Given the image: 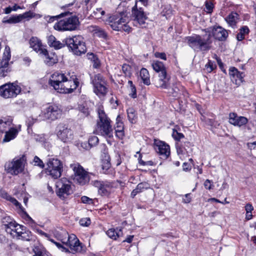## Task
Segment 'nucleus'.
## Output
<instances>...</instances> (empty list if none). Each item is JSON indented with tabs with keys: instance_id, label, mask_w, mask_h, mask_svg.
I'll return each mask as SVG.
<instances>
[{
	"instance_id": "obj_1",
	"label": "nucleus",
	"mask_w": 256,
	"mask_h": 256,
	"mask_svg": "<svg viewBox=\"0 0 256 256\" xmlns=\"http://www.w3.org/2000/svg\"><path fill=\"white\" fill-rule=\"evenodd\" d=\"M202 36L194 34L186 38L187 44L195 51H208L212 48V36L216 40L224 42L227 39L228 32L221 26H214L202 29Z\"/></svg>"
},
{
	"instance_id": "obj_2",
	"label": "nucleus",
	"mask_w": 256,
	"mask_h": 256,
	"mask_svg": "<svg viewBox=\"0 0 256 256\" xmlns=\"http://www.w3.org/2000/svg\"><path fill=\"white\" fill-rule=\"evenodd\" d=\"M98 118L96 122V130L98 134L106 138L113 137V129L111 120L104 110L99 108L98 110Z\"/></svg>"
},
{
	"instance_id": "obj_3",
	"label": "nucleus",
	"mask_w": 256,
	"mask_h": 256,
	"mask_svg": "<svg viewBox=\"0 0 256 256\" xmlns=\"http://www.w3.org/2000/svg\"><path fill=\"white\" fill-rule=\"evenodd\" d=\"M65 44L70 51L74 54L80 56L86 52V46L84 38L81 36H76L72 38L64 39Z\"/></svg>"
},
{
	"instance_id": "obj_4",
	"label": "nucleus",
	"mask_w": 256,
	"mask_h": 256,
	"mask_svg": "<svg viewBox=\"0 0 256 256\" xmlns=\"http://www.w3.org/2000/svg\"><path fill=\"white\" fill-rule=\"evenodd\" d=\"M67 18L60 20L55 24L54 28L59 31H72L76 30L80 26L79 19L76 16L72 15V13Z\"/></svg>"
},
{
	"instance_id": "obj_5",
	"label": "nucleus",
	"mask_w": 256,
	"mask_h": 256,
	"mask_svg": "<svg viewBox=\"0 0 256 256\" xmlns=\"http://www.w3.org/2000/svg\"><path fill=\"white\" fill-rule=\"evenodd\" d=\"M26 160V156L24 155L18 158H15L12 162L5 164V170L12 174L17 175L24 170Z\"/></svg>"
},
{
	"instance_id": "obj_6",
	"label": "nucleus",
	"mask_w": 256,
	"mask_h": 256,
	"mask_svg": "<svg viewBox=\"0 0 256 256\" xmlns=\"http://www.w3.org/2000/svg\"><path fill=\"white\" fill-rule=\"evenodd\" d=\"M90 80L94 87V92L97 96H104L107 94L106 81L103 76L98 74L91 76Z\"/></svg>"
},
{
	"instance_id": "obj_7",
	"label": "nucleus",
	"mask_w": 256,
	"mask_h": 256,
	"mask_svg": "<svg viewBox=\"0 0 256 256\" xmlns=\"http://www.w3.org/2000/svg\"><path fill=\"white\" fill-rule=\"evenodd\" d=\"M70 168L74 171V180L80 185H84L90 181L88 174L78 163L70 164Z\"/></svg>"
},
{
	"instance_id": "obj_8",
	"label": "nucleus",
	"mask_w": 256,
	"mask_h": 256,
	"mask_svg": "<svg viewBox=\"0 0 256 256\" xmlns=\"http://www.w3.org/2000/svg\"><path fill=\"white\" fill-rule=\"evenodd\" d=\"M66 237L63 238L60 236L58 240L62 244L69 246L72 253L80 252L82 250V244L74 234L68 236V233L64 234Z\"/></svg>"
},
{
	"instance_id": "obj_9",
	"label": "nucleus",
	"mask_w": 256,
	"mask_h": 256,
	"mask_svg": "<svg viewBox=\"0 0 256 256\" xmlns=\"http://www.w3.org/2000/svg\"><path fill=\"white\" fill-rule=\"evenodd\" d=\"M128 20L126 11L116 12L110 16L108 20V24L114 30H120L123 23H126Z\"/></svg>"
},
{
	"instance_id": "obj_10",
	"label": "nucleus",
	"mask_w": 256,
	"mask_h": 256,
	"mask_svg": "<svg viewBox=\"0 0 256 256\" xmlns=\"http://www.w3.org/2000/svg\"><path fill=\"white\" fill-rule=\"evenodd\" d=\"M154 70L159 73L160 87L162 88H168V82L170 78L167 75L166 67L162 62L156 60L152 64Z\"/></svg>"
},
{
	"instance_id": "obj_11",
	"label": "nucleus",
	"mask_w": 256,
	"mask_h": 256,
	"mask_svg": "<svg viewBox=\"0 0 256 256\" xmlns=\"http://www.w3.org/2000/svg\"><path fill=\"white\" fill-rule=\"evenodd\" d=\"M46 172L52 178L57 179L62 175L63 164L58 159H50L47 163Z\"/></svg>"
},
{
	"instance_id": "obj_12",
	"label": "nucleus",
	"mask_w": 256,
	"mask_h": 256,
	"mask_svg": "<svg viewBox=\"0 0 256 256\" xmlns=\"http://www.w3.org/2000/svg\"><path fill=\"white\" fill-rule=\"evenodd\" d=\"M21 92V88L14 83H7L0 86V96L5 98L16 96Z\"/></svg>"
},
{
	"instance_id": "obj_13",
	"label": "nucleus",
	"mask_w": 256,
	"mask_h": 256,
	"mask_svg": "<svg viewBox=\"0 0 256 256\" xmlns=\"http://www.w3.org/2000/svg\"><path fill=\"white\" fill-rule=\"evenodd\" d=\"M94 186L98 188V192L102 196H108L116 188L114 182L95 180L93 182Z\"/></svg>"
},
{
	"instance_id": "obj_14",
	"label": "nucleus",
	"mask_w": 256,
	"mask_h": 256,
	"mask_svg": "<svg viewBox=\"0 0 256 256\" xmlns=\"http://www.w3.org/2000/svg\"><path fill=\"white\" fill-rule=\"evenodd\" d=\"M56 132L58 138L64 142H70L73 138L72 130L66 124H60L56 127Z\"/></svg>"
},
{
	"instance_id": "obj_15",
	"label": "nucleus",
	"mask_w": 256,
	"mask_h": 256,
	"mask_svg": "<svg viewBox=\"0 0 256 256\" xmlns=\"http://www.w3.org/2000/svg\"><path fill=\"white\" fill-rule=\"evenodd\" d=\"M132 16L134 21L142 28H146V20L148 17L144 12L143 8L138 7L137 2L132 10Z\"/></svg>"
},
{
	"instance_id": "obj_16",
	"label": "nucleus",
	"mask_w": 256,
	"mask_h": 256,
	"mask_svg": "<svg viewBox=\"0 0 256 256\" xmlns=\"http://www.w3.org/2000/svg\"><path fill=\"white\" fill-rule=\"evenodd\" d=\"M79 82L77 78L71 80H68L66 78L56 91L61 94H70L77 88Z\"/></svg>"
},
{
	"instance_id": "obj_17",
	"label": "nucleus",
	"mask_w": 256,
	"mask_h": 256,
	"mask_svg": "<svg viewBox=\"0 0 256 256\" xmlns=\"http://www.w3.org/2000/svg\"><path fill=\"white\" fill-rule=\"evenodd\" d=\"M62 114V110L58 106L55 104L48 106L44 110V117L47 120H54L60 118Z\"/></svg>"
},
{
	"instance_id": "obj_18",
	"label": "nucleus",
	"mask_w": 256,
	"mask_h": 256,
	"mask_svg": "<svg viewBox=\"0 0 256 256\" xmlns=\"http://www.w3.org/2000/svg\"><path fill=\"white\" fill-rule=\"evenodd\" d=\"M10 58V48L6 46L2 60L0 62V74L2 76H6L10 71L8 68V61Z\"/></svg>"
},
{
	"instance_id": "obj_19",
	"label": "nucleus",
	"mask_w": 256,
	"mask_h": 256,
	"mask_svg": "<svg viewBox=\"0 0 256 256\" xmlns=\"http://www.w3.org/2000/svg\"><path fill=\"white\" fill-rule=\"evenodd\" d=\"M56 194L60 198H65L72 193L71 186L68 181L64 182V180L58 182Z\"/></svg>"
},
{
	"instance_id": "obj_20",
	"label": "nucleus",
	"mask_w": 256,
	"mask_h": 256,
	"mask_svg": "<svg viewBox=\"0 0 256 256\" xmlns=\"http://www.w3.org/2000/svg\"><path fill=\"white\" fill-rule=\"evenodd\" d=\"M154 149L163 158L166 159L170 154V146L164 142L155 141Z\"/></svg>"
},
{
	"instance_id": "obj_21",
	"label": "nucleus",
	"mask_w": 256,
	"mask_h": 256,
	"mask_svg": "<svg viewBox=\"0 0 256 256\" xmlns=\"http://www.w3.org/2000/svg\"><path fill=\"white\" fill-rule=\"evenodd\" d=\"M48 80V84L56 90L62 82L66 78L64 74L56 72L54 73Z\"/></svg>"
},
{
	"instance_id": "obj_22",
	"label": "nucleus",
	"mask_w": 256,
	"mask_h": 256,
	"mask_svg": "<svg viewBox=\"0 0 256 256\" xmlns=\"http://www.w3.org/2000/svg\"><path fill=\"white\" fill-rule=\"evenodd\" d=\"M229 74L231 80L236 85H240L244 82V74L239 72L234 67L230 68Z\"/></svg>"
},
{
	"instance_id": "obj_23",
	"label": "nucleus",
	"mask_w": 256,
	"mask_h": 256,
	"mask_svg": "<svg viewBox=\"0 0 256 256\" xmlns=\"http://www.w3.org/2000/svg\"><path fill=\"white\" fill-rule=\"evenodd\" d=\"M229 122L234 126H241L245 125L248 122V120L244 116H238L237 114L235 112H230L229 114Z\"/></svg>"
},
{
	"instance_id": "obj_24",
	"label": "nucleus",
	"mask_w": 256,
	"mask_h": 256,
	"mask_svg": "<svg viewBox=\"0 0 256 256\" xmlns=\"http://www.w3.org/2000/svg\"><path fill=\"white\" fill-rule=\"evenodd\" d=\"M40 54L44 56V62L46 65L48 66H52L58 62L56 56L54 54L51 53L50 54H49L46 49H44L41 52Z\"/></svg>"
},
{
	"instance_id": "obj_25",
	"label": "nucleus",
	"mask_w": 256,
	"mask_h": 256,
	"mask_svg": "<svg viewBox=\"0 0 256 256\" xmlns=\"http://www.w3.org/2000/svg\"><path fill=\"white\" fill-rule=\"evenodd\" d=\"M64 39L62 42L57 40L56 38L52 35H50L48 37V44L50 47L54 48L56 50L62 48L66 46L65 44Z\"/></svg>"
},
{
	"instance_id": "obj_26",
	"label": "nucleus",
	"mask_w": 256,
	"mask_h": 256,
	"mask_svg": "<svg viewBox=\"0 0 256 256\" xmlns=\"http://www.w3.org/2000/svg\"><path fill=\"white\" fill-rule=\"evenodd\" d=\"M30 47L32 48L34 51L41 53V52L44 49L42 48V45L41 41L38 40L36 37H32L29 41Z\"/></svg>"
},
{
	"instance_id": "obj_27",
	"label": "nucleus",
	"mask_w": 256,
	"mask_h": 256,
	"mask_svg": "<svg viewBox=\"0 0 256 256\" xmlns=\"http://www.w3.org/2000/svg\"><path fill=\"white\" fill-rule=\"evenodd\" d=\"M15 236L18 239L23 240L30 241L32 239V232L26 229L24 231H18V228L16 230Z\"/></svg>"
},
{
	"instance_id": "obj_28",
	"label": "nucleus",
	"mask_w": 256,
	"mask_h": 256,
	"mask_svg": "<svg viewBox=\"0 0 256 256\" xmlns=\"http://www.w3.org/2000/svg\"><path fill=\"white\" fill-rule=\"evenodd\" d=\"M90 30L96 36L106 40L108 38L106 32L102 28L96 26H90Z\"/></svg>"
},
{
	"instance_id": "obj_29",
	"label": "nucleus",
	"mask_w": 256,
	"mask_h": 256,
	"mask_svg": "<svg viewBox=\"0 0 256 256\" xmlns=\"http://www.w3.org/2000/svg\"><path fill=\"white\" fill-rule=\"evenodd\" d=\"M18 134V131L16 128H10L8 131L6 132L4 137L2 140L3 142H6L14 140Z\"/></svg>"
},
{
	"instance_id": "obj_30",
	"label": "nucleus",
	"mask_w": 256,
	"mask_h": 256,
	"mask_svg": "<svg viewBox=\"0 0 256 256\" xmlns=\"http://www.w3.org/2000/svg\"><path fill=\"white\" fill-rule=\"evenodd\" d=\"M238 14L236 12H232L225 18L228 25L234 28L236 26Z\"/></svg>"
},
{
	"instance_id": "obj_31",
	"label": "nucleus",
	"mask_w": 256,
	"mask_h": 256,
	"mask_svg": "<svg viewBox=\"0 0 256 256\" xmlns=\"http://www.w3.org/2000/svg\"><path fill=\"white\" fill-rule=\"evenodd\" d=\"M106 159L104 160L102 164V172L105 174H112V170L110 168L111 164L109 160V156H105Z\"/></svg>"
},
{
	"instance_id": "obj_32",
	"label": "nucleus",
	"mask_w": 256,
	"mask_h": 256,
	"mask_svg": "<svg viewBox=\"0 0 256 256\" xmlns=\"http://www.w3.org/2000/svg\"><path fill=\"white\" fill-rule=\"evenodd\" d=\"M106 234L110 238L116 240L122 234V232L121 228H116V230L114 228H110L106 232Z\"/></svg>"
},
{
	"instance_id": "obj_33",
	"label": "nucleus",
	"mask_w": 256,
	"mask_h": 256,
	"mask_svg": "<svg viewBox=\"0 0 256 256\" xmlns=\"http://www.w3.org/2000/svg\"><path fill=\"white\" fill-rule=\"evenodd\" d=\"M140 76L144 84L148 86L150 84V74L148 70L145 68H142L140 71Z\"/></svg>"
},
{
	"instance_id": "obj_34",
	"label": "nucleus",
	"mask_w": 256,
	"mask_h": 256,
	"mask_svg": "<svg viewBox=\"0 0 256 256\" xmlns=\"http://www.w3.org/2000/svg\"><path fill=\"white\" fill-rule=\"evenodd\" d=\"M88 58L93 62V67L98 68L100 66V62L98 56L92 52H88L86 54Z\"/></svg>"
},
{
	"instance_id": "obj_35",
	"label": "nucleus",
	"mask_w": 256,
	"mask_h": 256,
	"mask_svg": "<svg viewBox=\"0 0 256 256\" xmlns=\"http://www.w3.org/2000/svg\"><path fill=\"white\" fill-rule=\"evenodd\" d=\"M127 114L129 121L132 124L136 123L137 118L136 110L132 108H130L127 110Z\"/></svg>"
},
{
	"instance_id": "obj_36",
	"label": "nucleus",
	"mask_w": 256,
	"mask_h": 256,
	"mask_svg": "<svg viewBox=\"0 0 256 256\" xmlns=\"http://www.w3.org/2000/svg\"><path fill=\"white\" fill-rule=\"evenodd\" d=\"M2 222L5 230L7 229L8 228H12V227H14V222H13V220L10 216H6L3 218Z\"/></svg>"
},
{
	"instance_id": "obj_37",
	"label": "nucleus",
	"mask_w": 256,
	"mask_h": 256,
	"mask_svg": "<svg viewBox=\"0 0 256 256\" xmlns=\"http://www.w3.org/2000/svg\"><path fill=\"white\" fill-rule=\"evenodd\" d=\"M250 30L247 26H243L240 29V32L236 35V39L238 41H241L244 38V34H248Z\"/></svg>"
},
{
	"instance_id": "obj_38",
	"label": "nucleus",
	"mask_w": 256,
	"mask_h": 256,
	"mask_svg": "<svg viewBox=\"0 0 256 256\" xmlns=\"http://www.w3.org/2000/svg\"><path fill=\"white\" fill-rule=\"evenodd\" d=\"M20 22V21L19 15L13 16L8 19L4 18L2 20V22L4 24H16Z\"/></svg>"
},
{
	"instance_id": "obj_39",
	"label": "nucleus",
	"mask_w": 256,
	"mask_h": 256,
	"mask_svg": "<svg viewBox=\"0 0 256 256\" xmlns=\"http://www.w3.org/2000/svg\"><path fill=\"white\" fill-rule=\"evenodd\" d=\"M21 22L23 19H26L28 20L34 17L36 14L31 11L26 12L22 14H18Z\"/></svg>"
},
{
	"instance_id": "obj_40",
	"label": "nucleus",
	"mask_w": 256,
	"mask_h": 256,
	"mask_svg": "<svg viewBox=\"0 0 256 256\" xmlns=\"http://www.w3.org/2000/svg\"><path fill=\"white\" fill-rule=\"evenodd\" d=\"M172 136L177 142L179 143L181 139L184 138V136L183 134L178 132L175 129H173Z\"/></svg>"
},
{
	"instance_id": "obj_41",
	"label": "nucleus",
	"mask_w": 256,
	"mask_h": 256,
	"mask_svg": "<svg viewBox=\"0 0 256 256\" xmlns=\"http://www.w3.org/2000/svg\"><path fill=\"white\" fill-rule=\"evenodd\" d=\"M49 240L52 242L54 243L57 246V248L58 249L60 250L62 252H70V250H68V249L63 246L60 242H57L52 238H49Z\"/></svg>"
},
{
	"instance_id": "obj_42",
	"label": "nucleus",
	"mask_w": 256,
	"mask_h": 256,
	"mask_svg": "<svg viewBox=\"0 0 256 256\" xmlns=\"http://www.w3.org/2000/svg\"><path fill=\"white\" fill-rule=\"evenodd\" d=\"M124 130V125L122 122V118L120 116H118L116 119L115 130Z\"/></svg>"
},
{
	"instance_id": "obj_43",
	"label": "nucleus",
	"mask_w": 256,
	"mask_h": 256,
	"mask_svg": "<svg viewBox=\"0 0 256 256\" xmlns=\"http://www.w3.org/2000/svg\"><path fill=\"white\" fill-rule=\"evenodd\" d=\"M99 140L96 136H90L88 140L89 145L92 147L96 146Z\"/></svg>"
},
{
	"instance_id": "obj_44",
	"label": "nucleus",
	"mask_w": 256,
	"mask_h": 256,
	"mask_svg": "<svg viewBox=\"0 0 256 256\" xmlns=\"http://www.w3.org/2000/svg\"><path fill=\"white\" fill-rule=\"evenodd\" d=\"M216 68V66L214 62L210 60H208V62L205 66V68L208 72H212Z\"/></svg>"
},
{
	"instance_id": "obj_45",
	"label": "nucleus",
	"mask_w": 256,
	"mask_h": 256,
	"mask_svg": "<svg viewBox=\"0 0 256 256\" xmlns=\"http://www.w3.org/2000/svg\"><path fill=\"white\" fill-rule=\"evenodd\" d=\"M148 188V184L146 182H142L138 184L136 187V189L139 192H142L144 190L147 189Z\"/></svg>"
},
{
	"instance_id": "obj_46",
	"label": "nucleus",
	"mask_w": 256,
	"mask_h": 256,
	"mask_svg": "<svg viewBox=\"0 0 256 256\" xmlns=\"http://www.w3.org/2000/svg\"><path fill=\"white\" fill-rule=\"evenodd\" d=\"M33 162L34 166H38L42 168L44 166L43 162L37 156L34 157Z\"/></svg>"
},
{
	"instance_id": "obj_47",
	"label": "nucleus",
	"mask_w": 256,
	"mask_h": 256,
	"mask_svg": "<svg viewBox=\"0 0 256 256\" xmlns=\"http://www.w3.org/2000/svg\"><path fill=\"white\" fill-rule=\"evenodd\" d=\"M0 196L8 200H14V201H16V200L14 198H12L10 196L5 190H2V189L0 190Z\"/></svg>"
},
{
	"instance_id": "obj_48",
	"label": "nucleus",
	"mask_w": 256,
	"mask_h": 256,
	"mask_svg": "<svg viewBox=\"0 0 256 256\" xmlns=\"http://www.w3.org/2000/svg\"><path fill=\"white\" fill-rule=\"evenodd\" d=\"M70 14V12H66L61 13L59 15H58L56 16H54L50 18L48 20V22H52L56 20H58V18L64 17L65 16H68Z\"/></svg>"
},
{
	"instance_id": "obj_49",
	"label": "nucleus",
	"mask_w": 256,
	"mask_h": 256,
	"mask_svg": "<svg viewBox=\"0 0 256 256\" xmlns=\"http://www.w3.org/2000/svg\"><path fill=\"white\" fill-rule=\"evenodd\" d=\"M78 110L84 116H88L90 114L88 108L84 104L79 105Z\"/></svg>"
},
{
	"instance_id": "obj_50",
	"label": "nucleus",
	"mask_w": 256,
	"mask_h": 256,
	"mask_svg": "<svg viewBox=\"0 0 256 256\" xmlns=\"http://www.w3.org/2000/svg\"><path fill=\"white\" fill-rule=\"evenodd\" d=\"M120 30H117V31L120 32H125L128 33H129L131 32L132 28L128 25L127 22L126 23H123L122 25V28H120Z\"/></svg>"
},
{
	"instance_id": "obj_51",
	"label": "nucleus",
	"mask_w": 256,
	"mask_h": 256,
	"mask_svg": "<svg viewBox=\"0 0 256 256\" xmlns=\"http://www.w3.org/2000/svg\"><path fill=\"white\" fill-rule=\"evenodd\" d=\"M80 224L82 226H88L90 224V220L88 218H82L80 220Z\"/></svg>"
},
{
	"instance_id": "obj_52",
	"label": "nucleus",
	"mask_w": 256,
	"mask_h": 256,
	"mask_svg": "<svg viewBox=\"0 0 256 256\" xmlns=\"http://www.w3.org/2000/svg\"><path fill=\"white\" fill-rule=\"evenodd\" d=\"M168 92L174 97L178 96L179 88L177 86H174Z\"/></svg>"
},
{
	"instance_id": "obj_53",
	"label": "nucleus",
	"mask_w": 256,
	"mask_h": 256,
	"mask_svg": "<svg viewBox=\"0 0 256 256\" xmlns=\"http://www.w3.org/2000/svg\"><path fill=\"white\" fill-rule=\"evenodd\" d=\"M130 66L126 64H124L122 66V70L124 74L129 76L130 74Z\"/></svg>"
},
{
	"instance_id": "obj_54",
	"label": "nucleus",
	"mask_w": 256,
	"mask_h": 256,
	"mask_svg": "<svg viewBox=\"0 0 256 256\" xmlns=\"http://www.w3.org/2000/svg\"><path fill=\"white\" fill-rule=\"evenodd\" d=\"M205 6L206 10H208V12L211 13L212 12L214 5L212 2L206 1L205 2Z\"/></svg>"
},
{
	"instance_id": "obj_55",
	"label": "nucleus",
	"mask_w": 256,
	"mask_h": 256,
	"mask_svg": "<svg viewBox=\"0 0 256 256\" xmlns=\"http://www.w3.org/2000/svg\"><path fill=\"white\" fill-rule=\"evenodd\" d=\"M176 148L178 154H183L184 153V149L185 150H186L185 148L184 147L182 144L178 142L176 143Z\"/></svg>"
},
{
	"instance_id": "obj_56",
	"label": "nucleus",
	"mask_w": 256,
	"mask_h": 256,
	"mask_svg": "<svg viewBox=\"0 0 256 256\" xmlns=\"http://www.w3.org/2000/svg\"><path fill=\"white\" fill-rule=\"evenodd\" d=\"M154 56L156 58H160L163 60H166V56L164 52H156L154 53Z\"/></svg>"
},
{
	"instance_id": "obj_57",
	"label": "nucleus",
	"mask_w": 256,
	"mask_h": 256,
	"mask_svg": "<svg viewBox=\"0 0 256 256\" xmlns=\"http://www.w3.org/2000/svg\"><path fill=\"white\" fill-rule=\"evenodd\" d=\"M81 200L84 204H90L92 202V200L86 196H82L81 198Z\"/></svg>"
},
{
	"instance_id": "obj_58",
	"label": "nucleus",
	"mask_w": 256,
	"mask_h": 256,
	"mask_svg": "<svg viewBox=\"0 0 256 256\" xmlns=\"http://www.w3.org/2000/svg\"><path fill=\"white\" fill-rule=\"evenodd\" d=\"M116 136L120 139H122L124 136V130H115Z\"/></svg>"
},
{
	"instance_id": "obj_59",
	"label": "nucleus",
	"mask_w": 256,
	"mask_h": 256,
	"mask_svg": "<svg viewBox=\"0 0 256 256\" xmlns=\"http://www.w3.org/2000/svg\"><path fill=\"white\" fill-rule=\"evenodd\" d=\"M18 226V224H16L14 222V227H12V228H8L7 229H6V230L8 233H10L11 234H13L12 232L16 234V228Z\"/></svg>"
},
{
	"instance_id": "obj_60",
	"label": "nucleus",
	"mask_w": 256,
	"mask_h": 256,
	"mask_svg": "<svg viewBox=\"0 0 256 256\" xmlns=\"http://www.w3.org/2000/svg\"><path fill=\"white\" fill-rule=\"evenodd\" d=\"M245 210L246 211V212L248 213V212H252V211L254 210V207L253 206H252V204L250 203H248L247 204L246 206H245Z\"/></svg>"
},
{
	"instance_id": "obj_61",
	"label": "nucleus",
	"mask_w": 256,
	"mask_h": 256,
	"mask_svg": "<svg viewBox=\"0 0 256 256\" xmlns=\"http://www.w3.org/2000/svg\"><path fill=\"white\" fill-rule=\"evenodd\" d=\"M131 93L130 94V96L132 98H136V90L135 86L130 88Z\"/></svg>"
},
{
	"instance_id": "obj_62",
	"label": "nucleus",
	"mask_w": 256,
	"mask_h": 256,
	"mask_svg": "<svg viewBox=\"0 0 256 256\" xmlns=\"http://www.w3.org/2000/svg\"><path fill=\"white\" fill-rule=\"evenodd\" d=\"M182 201L184 203H189L191 201L190 194H187L184 195V198H183Z\"/></svg>"
},
{
	"instance_id": "obj_63",
	"label": "nucleus",
	"mask_w": 256,
	"mask_h": 256,
	"mask_svg": "<svg viewBox=\"0 0 256 256\" xmlns=\"http://www.w3.org/2000/svg\"><path fill=\"white\" fill-rule=\"evenodd\" d=\"M212 184L210 180H206L204 182V186L206 188L208 189L209 190L212 189Z\"/></svg>"
},
{
	"instance_id": "obj_64",
	"label": "nucleus",
	"mask_w": 256,
	"mask_h": 256,
	"mask_svg": "<svg viewBox=\"0 0 256 256\" xmlns=\"http://www.w3.org/2000/svg\"><path fill=\"white\" fill-rule=\"evenodd\" d=\"M182 169L184 171L190 170L191 166L187 162H184L182 164Z\"/></svg>"
}]
</instances>
